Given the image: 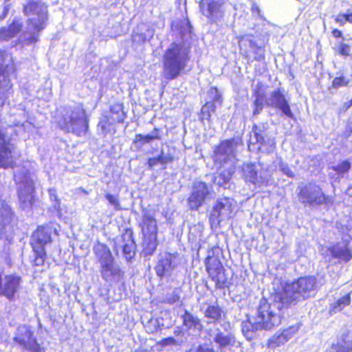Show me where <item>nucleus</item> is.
I'll return each instance as SVG.
<instances>
[{
	"instance_id": "nucleus-1",
	"label": "nucleus",
	"mask_w": 352,
	"mask_h": 352,
	"mask_svg": "<svg viewBox=\"0 0 352 352\" xmlns=\"http://www.w3.org/2000/svg\"><path fill=\"white\" fill-rule=\"evenodd\" d=\"M281 293H276L272 298L260 300L255 315L242 322V332L247 340H252L258 331L271 329L281 322L282 309L289 305L285 302Z\"/></svg>"
},
{
	"instance_id": "nucleus-2",
	"label": "nucleus",
	"mask_w": 352,
	"mask_h": 352,
	"mask_svg": "<svg viewBox=\"0 0 352 352\" xmlns=\"http://www.w3.org/2000/svg\"><path fill=\"white\" fill-rule=\"evenodd\" d=\"M190 47L183 42L173 43L163 55L164 78L171 80L177 78L190 60Z\"/></svg>"
},
{
	"instance_id": "nucleus-3",
	"label": "nucleus",
	"mask_w": 352,
	"mask_h": 352,
	"mask_svg": "<svg viewBox=\"0 0 352 352\" xmlns=\"http://www.w3.org/2000/svg\"><path fill=\"white\" fill-rule=\"evenodd\" d=\"M23 12L28 16V26L23 34L28 43H36L38 34L44 30L47 21V7L41 0H29L23 6Z\"/></svg>"
},
{
	"instance_id": "nucleus-4",
	"label": "nucleus",
	"mask_w": 352,
	"mask_h": 352,
	"mask_svg": "<svg viewBox=\"0 0 352 352\" xmlns=\"http://www.w3.org/2000/svg\"><path fill=\"white\" fill-rule=\"evenodd\" d=\"M319 285L316 277L312 276L300 277L285 286L283 295L285 302L289 305L314 297Z\"/></svg>"
},
{
	"instance_id": "nucleus-5",
	"label": "nucleus",
	"mask_w": 352,
	"mask_h": 352,
	"mask_svg": "<svg viewBox=\"0 0 352 352\" xmlns=\"http://www.w3.org/2000/svg\"><path fill=\"white\" fill-rule=\"evenodd\" d=\"M60 126L66 132L72 133L77 136L85 135L89 124L85 109L81 106L69 107L65 110Z\"/></svg>"
},
{
	"instance_id": "nucleus-6",
	"label": "nucleus",
	"mask_w": 352,
	"mask_h": 352,
	"mask_svg": "<svg viewBox=\"0 0 352 352\" xmlns=\"http://www.w3.org/2000/svg\"><path fill=\"white\" fill-rule=\"evenodd\" d=\"M14 180L18 186L20 206L23 210L32 208L34 192V184L30 173L25 167L19 168L14 173Z\"/></svg>"
},
{
	"instance_id": "nucleus-7",
	"label": "nucleus",
	"mask_w": 352,
	"mask_h": 352,
	"mask_svg": "<svg viewBox=\"0 0 352 352\" xmlns=\"http://www.w3.org/2000/svg\"><path fill=\"white\" fill-rule=\"evenodd\" d=\"M140 226L143 235L142 254L145 256H151L154 253L158 245L157 221L152 214L146 212L143 214Z\"/></svg>"
},
{
	"instance_id": "nucleus-8",
	"label": "nucleus",
	"mask_w": 352,
	"mask_h": 352,
	"mask_svg": "<svg viewBox=\"0 0 352 352\" xmlns=\"http://www.w3.org/2000/svg\"><path fill=\"white\" fill-rule=\"evenodd\" d=\"M15 71L11 54L0 50V107L4 104L7 94L12 87L9 75Z\"/></svg>"
},
{
	"instance_id": "nucleus-9",
	"label": "nucleus",
	"mask_w": 352,
	"mask_h": 352,
	"mask_svg": "<svg viewBox=\"0 0 352 352\" xmlns=\"http://www.w3.org/2000/svg\"><path fill=\"white\" fill-rule=\"evenodd\" d=\"M240 144L238 139L222 141L214 151L213 159L216 166L223 167L225 165L235 166L236 149Z\"/></svg>"
},
{
	"instance_id": "nucleus-10",
	"label": "nucleus",
	"mask_w": 352,
	"mask_h": 352,
	"mask_svg": "<svg viewBox=\"0 0 352 352\" xmlns=\"http://www.w3.org/2000/svg\"><path fill=\"white\" fill-rule=\"evenodd\" d=\"M12 132H14V129L12 126L8 127L5 131L0 128V168H13L15 164V146L8 137V134Z\"/></svg>"
},
{
	"instance_id": "nucleus-11",
	"label": "nucleus",
	"mask_w": 352,
	"mask_h": 352,
	"mask_svg": "<svg viewBox=\"0 0 352 352\" xmlns=\"http://www.w3.org/2000/svg\"><path fill=\"white\" fill-rule=\"evenodd\" d=\"M298 199L300 203L311 206L331 203V197L325 195L318 185L312 183L300 188Z\"/></svg>"
},
{
	"instance_id": "nucleus-12",
	"label": "nucleus",
	"mask_w": 352,
	"mask_h": 352,
	"mask_svg": "<svg viewBox=\"0 0 352 352\" xmlns=\"http://www.w3.org/2000/svg\"><path fill=\"white\" fill-rule=\"evenodd\" d=\"M234 201L229 197L218 199L210 212V221L212 226H217L221 221L230 219L234 212Z\"/></svg>"
},
{
	"instance_id": "nucleus-13",
	"label": "nucleus",
	"mask_w": 352,
	"mask_h": 352,
	"mask_svg": "<svg viewBox=\"0 0 352 352\" xmlns=\"http://www.w3.org/2000/svg\"><path fill=\"white\" fill-rule=\"evenodd\" d=\"M206 266L209 276L215 282L218 288H223L227 285L228 277L219 259L214 256V250L209 251L206 258Z\"/></svg>"
},
{
	"instance_id": "nucleus-14",
	"label": "nucleus",
	"mask_w": 352,
	"mask_h": 352,
	"mask_svg": "<svg viewBox=\"0 0 352 352\" xmlns=\"http://www.w3.org/2000/svg\"><path fill=\"white\" fill-rule=\"evenodd\" d=\"M33 331L28 326L23 325L18 328L14 340L23 349L30 352H45L33 336Z\"/></svg>"
},
{
	"instance_id": "nucleus-15",
	"label": "nucleus",
	"mask_w": 352,
	"mask_h": 352,
	"mask_svg": "<svg viewBox=\"0 0 352 352\" xmlns=\"http://www.w3.org/2000/svg\"><path fill=\"white\" fill-rule=\"evenodd\" d=\"M265 104L272 108L278 109L281 116L289 118H294V115L290 108L289 101L280 89L271 92L267 98H265Z\"/></svg>"
},
{
	"instance_id": "nucleus-16",
	"label": "nucleus",
	"mask_w": 352,
	"mask_h": 352,
	"mask_svg": "<svg viewBox=\"0 0 352 352\" xmlns=\"http://www.w3.org/2000/svg\"><path fill=\"white\" fill-rule=\"evenodd\" d=\"M243 175L247 182L256 186H266L268 182L267 171L254 164H245L242 168Z\"/></svg>"
},
{
	"instance_id": "nucleus-17",
	"label": "nucleus",
	"mask_w": 352,
	"mask_h": 352,
	"mask_svg": "<svg viewBox=\"0 0 352 352\" xmlns=\"http://www.w3.org/2000/svg\"><path fill=\"white\" fill-rule=\"evenodd\" d=\"M249 148L251 149V145L258 144L256 148L258 150H261L262 147L266 146L267 152H273L275 148L276 142L274 138H269L265 126L262 128L254 126L253 127L252 133L250 134V137Z\"/></svg>"
},
{
	"instance_id": "nucleus-18",
	"label": "nucleus",
	"mask_w": 352,
	"mask_h": 352,
	"mask_svg": "<svg viewBox=\"0 0 352 352\" xmlns=\"http://www.w3.org/2000/svg\"><path fill=\"white\" fill-rule=\"evenodd\" d=\"M210 194L208 185L205 182H195L190 195L188 198V205L191 210H197L204 203Z\"/></svg>"
},
{
	"instance_id": "nucleus-19",
	"label": "nucleus",
	"mask_w": 352,
	"mask_h": 352,
	"mask_svg": "<svg viewBox=\"0 0 352 352\" xmlns=\"http://www.w3.org/2000/svg\"><path fill=\"white\" fill-rule=\"evenodd\" d=\"M13 214L10 207L3 206L0 210V240L9 243L13 238L14 228L12 224Z\"/></svg>"
},
{
	"instance_id": "nucleus-20",
	"label": "nucleus",
	"mask_w": 352,
	"mask_h": 352,
	"mask_svg": "<svg viewBox=\"0 0 352 352\" xmlns=\"http://www.w3.org/2000/svg\"><path fill=\"white\" fill-rule=\"evenodd\" d=\"M176 258L175 254L168 252L160 254L155 267L157 276L160 278L170 276L177 266Z\"/></svg>"
},
{
	"instance_id": "nucleus-21",
	"label": "nucleus",
	"mask_w": 352,
	"mask_h": 352,
	"mask_svg": "<svg viewBox=\"0 0 352 352\" xmlns=\"http://www.w3.org/2000/svg\"><path fill=\"white\" fill-rule=\"evenodd\" d=\"M100 274L106 282L113 283L120 281L123 276L124 272L113 258L100 265Z\"/></svg>"
},
{
	"instance_id": "nucleus-22",
	"label": "nucleus",
	"mask_w": 352,
	"mask_h": 352,
	"mask_svg": "<svg viewBox=\"0 0 352 352\" xmlns=\"http://www.w3.org/2000/svg\"><path fill=\"white\" fill-rule=\"evenodd\" d=\"M239 45L241 50L246 52L247 47H249L254 54L256 60H262L265 58V50L263 47L258 45L253 40L252 36L245 34L238 37Z\"/></svg>"
},
{
	"instance_id": "nucleus-23",
	"label": "nucleus",
	"mask_w": 352,
	"mask_h": 352,
	"mask_svg": "<svg viewBox=\"0 0 352 352\" xmlns=\"http://www.w3.org/2000/svg\"><path fill=\"white\" fill-rule=\"evenodd\" d=\"M200 8L202 13L206 16L210 23H216L223 16V12L221 10V4L218 1H211L204 3V0L200 3Z\"/></svg>"
},
{
	"instance_id": "nucleus-24",
	"label": "nucleus",
	"mask_w": 352,
	"mask_h": 352,
	"mask_svg": "<svg viewBox=\"0 0 352 352\" xmlns=\"http://www.w3.org/2000/svg\"><path fill=\"white\" fill-rule=\"evenodd\" d=\"M52 229L49 227H38L33 233L31 244L33 249H44L45 245L51 243Z\"/></svg>"
},
{
	"instance_id": "nucleus-25",
	"label": "nucleus",
	"mask_w": 352,
	"mask_h": 352,
	"mask_svg": "<svg viewBox=\"0 0 352 352\" xmlns=\"http://www.w3.org/2000/svg\"><path fill=\"white\" fill-rule=\"evenodd\" d=\"M298 331V327L292 326L282 332L276 333L269 340V346L276 348L285 344L289 341Z\"/></svg>"
},
{
	"instance_id": "nucleus-26",
	"label": "nucleus",
	"mask_w": 352,
	"mask_h": 352,
	"mask_svg": "<svg viewBox=\"0 0 352 352\" xmlns=\"http://www.w3.org/2000/svg\"><path fill=\"white\" fill-rule=\"evenodd\" d=\"M120 240L122 244L123 254L127 261H130L135 255V243L133 238V232L131 230H126L122 234Z\"/></svg>"
},
{
	"instance_id": "nucleus-27",
	"label": "nucleus",
	"mask_w": 352,
	"mask_h": 352,
	"mask_svg": "<svg viewBox=\"0 0 352 352\" xmlns=\"http://www.w3.org/2000/svg\"><path fill=\"white\" fill-rule=\"evenodd\" d=\"M154 35L153 28L146 24L139 25L133 31L132 34L133 42L138 44H143L146 41H149Z\"/></svg>"
},
{
	"instance_id": "nucleus-28",
	"label": "nucleus",
	"mask_w": 352,
	"mask_h": 352,
	"mask_svg": "<svg viewBox=\"0 0 352 352\" xmlns=\"http://www.w3.org/2000/svg\"><path fill=\"white\" fill-rule=\"evenodd\" d=\"M219 170L214 177V182L219 186L226 188V185L232 178V174L234 173L235 166L225 165L223 167L217 166Z\"/></svg>"
},
{
	"instance_id": "nucleus-29",
	"label": "nucleus",
	"mask_w": 352,
	"mask_h": 352,
	"mask_svg": "<svg viewBox=\"0 0 352 352\" xmlns=\"http://www.w3.org/2000/svg\"><path fill=\"white\" fill-rule=\"evenodd\" d=\"M263 84L258 82L256 88L253 92L254 100L253 102V116H256L260 114L264 107L265 103V90L263 89Z\"/></svg>"
},
{
	"instance_id": "nucleus-30",
	"label": "nucleus",
	"mask_w": 352,
	"mask_h": 352,
	"mask_svg": "<svg viewBox=\"0 0 352 352\" xmlns=\"http://www.w3.org/2000/svg\"><path fill=\"white\" fill-rule=\"evenodd\" d=\"M94 252L100 265L113 258L109 248L102 243H98L94 247Z\"/></svg>"
},
{
	"instance_id": "nucleus-31",
	"label": "nucleus",
	"mask_w": 352,
	"mask_h": 352,
	"mask_svg": "<svg viewBox=\"0 0 352 352\" xmlns=\"http://www.w3.org/2000/svg\"><path fill=\"white\" fill-rule=\"evenodd\" d=\"M214 342L219 345L220 349L233 346L235 343V338L231 334H223L222 332L219 331L213 337Z\"/></svg>"
},
{
	"instance_id": "nucleus-32",
	"label": "nucleus",
	"mask_w": 352,
	"mask_h": 352,
	"mask_svg": "<svg viewBox=\"0 0 352 352\" xmlns=\"http://www.w3.org/2000/svg\"><path fill=\"white\" fill-rule=\"evenodd\" d=\"M182 319L184 325L188 329L194 328L198 330H201L202 328V324L200 320L197 316H195L186 310L182 316Z\"/></svg>"
},
{
	"instance_id": "nucleus-33",
	"label": "nucleus",
	"mask_w": 352,
	"mask_h": 352,
	"mask_svg": "<svg viewBox=\"0 0 352 352\" xmlns=\"http://www.w3.org/2000/svg\"><path fill=\"white\" fill-rule=\"evenodd\" d=\"M352 342L346 338L339 340L336 344H333L326 352H351Z\"/></svg>"
},
{
	"instance_id": "nucleus-34",
	"label": "nucleus",
	"mask_w": 352,
	"mask_h": 352,
	"mask_svg": "<svg viewBox=\"0 0 352 352\" xmlns=\"http://www.w3.org/2000/svg\"><path fill=\"white\" fill-rule=\"evenodd\" d=\"M331 254L333 257L344 262H348L352 258L351 250L346 247H333L331 250Z\"/></svg>"
},
{
	"instance_id": "nucleus-35",
	"label": "nucleus",
	"mask_w": 352,
	"mask_h": 352,
	"mask_svg": "<svg viewBox=\"0 0 352 352\" xmlns=\"http://www.w3.org/2000/svg\"><path fill=\"white\" fill-rule=\"evenodd\" d=\"M351 302V297L349 294L338 299L336 302L330 305L329 313L331 314H336L342 311L345 307L349 305Z\"/></svg>"
},
{
	"instance_id": "nucleus-36",
	"label": "nucleus",
	"mask_w": 352,
	"mask_h": 352,
	"mask_svg": "<svg viewBox=\"0 0 352 352\" xmlns=\"http://www.w3.org/2000/svg\"><path fill=\"white\" fill-rule=\"evenodd\" d=\"M222 311L217 305H208L205 310V316L210 320L209 322H213L218 320L221 316Z\"/></svg>"
},
{
	"instance_id": "nucleus-37",
	"label": "nucleus",
	"mask_w": 352,
	"mask_h": 352,
	"mask_svg": "<svg viewBox=\"0 0 352 352\" xmlns=\"http://www.w3.org/2000/svg\"><path fill=\"white\" fill-rule=\"evenodd\" d=\"M217 105H221L222 102V96L219 91L216 87H210L208 91V100Z\"/></svg>"
},
{
	"instance_id": "nucleus-38",
	"label": "nucleus",
	"mask_w": 352,
	"mask_h": 352,
	"mask_svg": "<svg viewBox=\"0 0 352 352\" xmlns=\"http://www.w3.org/2000/svg\"><path fill=\"white\" fill-rule=\"evenodd\" d=\"M216 104L211 102H206L201 110V119L209 120L211 115L215 111Z\"/></svg>"
},
{
	"instance_id": "nucleus-39",
	"label": "nucleus",
	"mask_w": 352,
	"mask_h": 352,
	"mask_svg": "<svg viewBox=\"0 0 352 352\" xmlns=\"http://www.w3.org/2000/svg\"><path fill=\"white\" fill-rule=\"evenodd\" d=\"M111 124V120L107 117L104 116L100 118L98 124V130L103 137H105L110 132V125Z\"/></svg>"
},
{
	"instance_id": "nucleus-40",
	"label": "nucleus",
	"mask_w": 352,
	"mask_h": 352,
	"mask_svg": "<svg viewBox=\"0 0 352 352\" xmlns=\"http://www.w3.org/2000/svg\"><path fill=\"white\" fill-rule=\"evenodd\" d=\"M35 253V258L34 261V265L36 266H41L43 264L45 258V249H33Z\"/></svg>"
},
{
	"instance_id": "nucleus-41",
	"label": "nucleus",
	"mask_w": 352,
	"mask_h": 352,
	"mask_svg": "<svg viewBox=\"0 0 352 352\" xmlns=\"http://www.w3.org/2000/svg\"><path fill=\"white\" fill-rule=\"evenodd\" d=\"M7 28L8 30V34H10V36L14 37L21 32L22 23L18 20H14Z\"/></svg>"
},
{
	"instance_id": "nucleus-42",
	"label": "nucleus",
	"mask_w": 352,
	"mask_h": 352,
	"mask_svg": "<svg viewBox=\"0 0 352 352\" xmlns=\"http://www.w3.org/2000/svg\"><path fill=\"white\" fill-rule=\"evenodd\" d=\"M350 82V79L341 75L336 77L332 81V87L335 89H338L341 87H346Z\"/></svg>"
},
{
	"instance_id": "nucleus-43",
	"label": "nucleus",
	"mask_w": 352,
	"mask_h": 352,
	"mask_svg": "<svg viewBox=\"0 0 352 352\" xmlns=\"http://www.w3.org/2000/svg\"><path fill=\"white\" fill-rule=\"evenodd\" d=\"M48 192H49L50 199L52 201H54V204L53 206L54 210H56L57 212H60L61 211V208H60V199L58 198L56 190L54 188H52L49 189Z\"/></svg>"
},
{
	"instance_id": "nucleus-44",
	"label": "nucleus",
	"mask_w": 352,
	"mask_h": 352,
	"mask_svg": "<svg viewBox=\"0 0 352 352\" xmlns=\"http://www.w3.org/2000/svg\"><path fill=\"white\" fill-rule=\"evenodd\" d=\"M351 163L347 160H344L340 164H339L338 166H333L332 168L338 173L341 174L348 172L351 168Z\"/></svg>"
},
{
	"instance_id": "nucleus-45",
	"label": "nucleus",
	"mask_w": 352,
	"mask_h": 352,
	"mask_svg": "<svg viewBox=\"0 0 352 352\" xmlns=\"http://www.w3.org/2000/svg\"><path fill=\"white\" fill-rule=\"evenodd\" d=\"M338 53L343 56H349L352 54L351 47L344 43H340L338 46Z\"/></svg>"
},
{
	"instance_id": "nucleus-46",
	"label": "nucleus",
	"mask_w": 352,
	"mask_h": 352,
	"mask_svg": "<svg viewBox=\"0 0 352 352\" xmlns=\"http://www.w3.org/2000/svg\"><path fill=\"white\" fill-rule=\"evenodd\" d=\"M105 198L116 210H120L122 209L118 197L108 193L105 195Z\"/></svg>"
},
{
	"instance_id": "nucleus-47",
	"label": "nucleus",
	"mask_w": 352,
	"mask_h": 352,
	"mask_svg": "<svg viewBox=\"0 0 352 352\" xmlns=\"http://www.w3.org/2000/svg\"><path fill=\"white\" fill-rule=\"evenodd\" d=\"M135 142H140L141 144L144 145L146 144H149L151 142L153 141L151 135L150 133L147 135H142V134H136L135 137Z\"/></svg>"
},
{
	"instance_id": "nucleus-48",
	"label": "nucleus",
	"mask_w": 352,
	"mask_h": 352,
	"mask_svg": "<svg viewBox=\"0 0 352 352\" xmlns=\"http://www.w3.org/2000/svg\"><path fill=\"white\" fill-rule=\"evenodd\" d=\"M126 116L124 111H120L119 113L111 114L109 119L111 121V123H120L124 121Z\"/></svg>"
},
{
	"instance_id": "nucleus-49",
	"label": "nucleus",
	"mask_w": 352,
	"mask_h": 352,
	"mask_svg": "<svg viewBox=\"0 0 352 352\" xmlns=\"http://www.w3.org/2000/svg\"><path fill=\"white\" fill-rule=\"evenodd\" d=\"M279 168L287 177H294V175L292 170H291V168L288 166V165L287 164L280 162L279 164Z\"/></svg>"
},
{
	"instance_id": "nucleus-50",
	"label": "nucleus",
	"mask_w": 352,
	"mask_h": 352,
	"mask_svg": "<svg viewBox=\"0 0 352 352\" xmlns=\"http://www.w3.org/2000/svg\"><path fill=\"white\" fill-rule=\"evenodd\" d=\"M160 164L164 166H166L168 163L173 162V156H171L170 155H164L162 151L161 153V155H160Z\"/></svg>"
},
{
	"instance_id": "nucleus-51",
	"label": "nucleus",
	"mask_w": 352,
	"mask_h": 352,
	"mask_svg": "<svg viewBox=\"0 0 352 352\" xmlns=\"http://www.w3.org/2000/svg\"><path fill=\"white\" fill-rule=\"evenodd\" d=\"M8 30L7 28H3L0 29V40H8L14 36H10V34H8Z\"/></svg>"
},
{
	"instance_id": "nucleus-52",
	"label": "nucleus",
	"mask_w": 352,
	"mask_h": 352,
	"mask_svg": "<svg viewBox=\"0 0 352 352\" xmlns=\"http://www.w3.org/2000/svg\"><path fill=\"white\" fill-rule=\"evenodd\" d=\"M150 135H151L153 140H160L162 139V135L161 131L159 129L155 128L151 133Z\"/></svg>"
},
{
	"instance_id": "nucleus-53",
	"label": "nucleus",
	"mask_w": 352,
	"mask_h": 352,
	"mask_svg": "<svg viewBox=\"0 0 352 352\" xmlns=\"http://www.w3.org/2000/svg\"><path fill=\"white\" fill-rule=\"evenodd\" d=\"M252 12L253 15L256 14L257 17H258L259 19H264L263 15L261 14V10L259 7L256 3H254L252 6Z\"/></svg>"
},
{
	"instance_id": "nucleus-54",
	"label": "nucleus",
	"mask_w": 352,
	"mask_h": 352,
	"mask_svg": "<svg viewBox=\"0 0 352 352\" xmlns=\"http://www.w3.org/2000/svg\"><path fill=\"white\" fill-rule=\"evenodd\" d=\"M336 22L338 23L340 25H343L345 24L346 21V14H341L336 16Z\"/></svg>"
},
{
	"instance_id": "nucleus-55",
	"label": "nucleus",
	"mask_w": 352,
	"mask_h": 352,
	"mask_svg": "<svg viewBox=\"0 0 352 352\" xmlns=\"http://www.w3.org/2000/svg\"><path fill=\"white\" fill-rule=\"evenodd\" d=\"M158 164H160V155L156 157L149 158L148 160V165L151 168H152L153 166H156Z\"/></svg>"
},
{
	"instance_id": "nucleus-56",
	"label": "nucleus",
	"mask_w": 352,
	"mask_h": 352,
	"mask_svg": "<svg viewBox=\"0 0 352 352\" xmlns=\"http://www.w3.org/2000/svg\"><path fill=\"white\" fill-rule=\"evenodd\" d=\"M179 300V296L173 293L170 297L167 298L166 302L169 304H173L176 302H178Z\"/></svg>"
},
{
	"instance_id": "nucleus-57",
	"label": "nucleus",
	"mask_w": 352,
	"mask_h": 352,
	"mask_svg": "<svg viewBox=\"0 0 352 352\" xmlns=\"http://www.w3.org/2000/svg\"><path fill=\"white\" fill-rule=\"evenodd\" d=\"M120 111H123L122 110V106L121 105H118V104H116V105H113V107H111V114H116V113H119Z\"/></svg>"
},
{
	"instance_id": "nucleus-58",
	"label": "nucleus",
	"mask_w": 352,
	"mask_h": 352,
	"mask_svg": "<svg viewBox=\"0 0 352 352\" xmlns=\"http://www.w3.org/2000/svg\"><path fill=\"white\" fill-rule=\"evenodd\" d=\"M9 6L8 5H5L3 6V13L1 15H0V19H3L4 18H6V16H7L8 14V12L9 10Z\"/></svg>"
},
{
	"instance_id": "nucleus-59",
	"label": "nucleus",
	"mask_w": 352,
	"mask_h": 352,
	"mask_svg": "<svg viewBox=\"0 0 352 352\" xmlns=\"http://www.w3.org/2000/svg\"><path fill=\"white\" fill-rule=\"evenodd\" d=\"M332 35L335 37V38H340V37H342V33L341 31H340L339 30H337V29H335L332 31Z\"/></svg>"
},
{
	"instance_id": "nucleus-60",
	"label": "nucleus",
	"mask_w": 352,
	"mask_h": 352,
	"mask_svg": "<svg viewBox=\"0 0 352 352\" xmlns=\"http://www.w3.org/2000/svg\"><path fill=\"white\" fill-rule=\"evenodd\" d=\"M346 21L347 22L352 23V13L346 14Z\"/></svg>"
},
{
	"instance_id": "nucleus-61",
	"label": "nucleus",
	"mask_w": 352,
	"mask_h": 352,
	"mask_svg": "<svg viewBox=\"0 0 352 352\" xmlns=\"http://www.w3.org/2000/svg\"><path fill=\"white\" fill-rule=\"evenodd\" d=\"M79 190H80V191H82V192L84 194H85V195H88V193H89L86 190H85V189H83V188H80Z\"/></svg>"
},
{
	"instance_id": "nucleus-62",
	"label": "nucleus",
	"mask_w": 352,
	"mask_h": 352,
	"mask_svg": "<svg viewBox=\"0 0 352 352\" xmlns=\"http://www.w3.org/2000/svg\"><path fill=\"white\" fill-rule=\"evenodd\" d=\"M352 105V99L349 101V102L346 105V108H349L351 107V106Z\"/></svg>"
}]
</instances>
